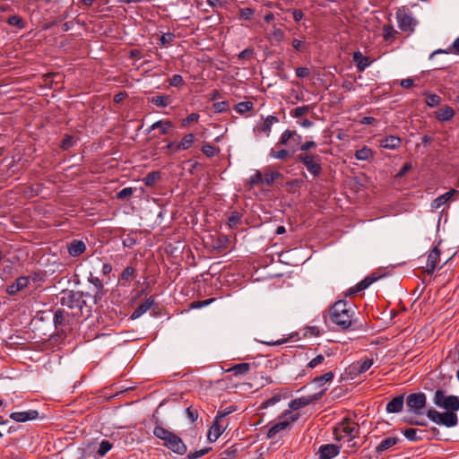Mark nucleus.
<instances>
[{"label":"nucleus","mask_w":459,"mask_h":459,"mask_svg":"<svg viewBox=\"0 0 459 459\" xmlns=\"http://www.w3.org/2000/svg\"><path fill=\"white\" fill-rule=\"evenodd\" d=\"M353 61L359 71L362 72L371 64L368 57L364 56L360 51H356L352 56Z\"/></svg>","instance_id":"obj_22"},{"label":"nucleus","mask_w":459,"mask_h":459,"mask_svg":"<svg viewBox=\"0 0 459 459\" xmlns=\"http://www.w3.org/2000/svg\"><path fill=\"white\" fill-rule=\"evenodd\" d=\"M434 404L446 410L444 412L434 409L426 411V416L435 424L442 425L446 428H454L458 424L459 397L456 395H447L445 391L438 389L433 396Z\"/></svg>","instance_id":"obj_1"},{"label":"nucleus","mask_w":459,"mask_h":459,"mask_svg":"<svg viewBox=\"0 0 459 459\" xmlns=\"http://www.w3.org/2000/svg\"><path fill=\"white\" fill-rule=\"evenodd\" d=\"M30 282L28 277L21 276L15 280V281L8 287L7 292L10 295H15L20 290L25 289Z\"/></svg>","instance_id":"obj_19"},{"label":"nucleus","mask_w":459,"mask_h":459,"mask_svg":"<svg viewBox=\"0 0 459 459\" xmlns=\"http://www.w3.org/2000/svg\"><path fill=\"white\" fill-rule=\"evenodd\" d=\"M251 365L249 363H239L236 364L228 371L232 372L235 376L245 375L250 370Z\"/></svg>","instance_id":"obj_31"},{"label":"nucleus","mask_w":459,"mask_h":459,"mask_svg":"<svg viewBox=\"0 0 459 459\" xmlns=\"http://www.w3.org/2000/svg\"><path fill=\"white\" fill-rule=\"evenodd\" d=\"M452 49H450L449 51H444L442 49H437L436 51H434L431 55H430V58H432V56L436 54H439V53H450V52H454L455 54H458L459 55V37L457 39H455V40L453 42L452 44V47H451Z\"/></svg>","instance_id":"obj_46"},{"label":"nucleus","mask_w":459,"mask_h":459,"mask_svg":"<svg viewBox=\"0 0 459 459\" xmlns=\"http://www.w3.org/2000/svg\"><path fill=\"white\" fill-rule=\"evenodd\" d=\"M39 417V411L36 410H29L26 411H15L10 414V419L16 422H26L36 420Z\"/></svg>","instance_id":"obj_13"},{"label":"nucleus","mask_w":459,"mask_h":459,"mask_svg":"<svg viewBox=\"0 0 459 459\" xmlns=\"http://www.w3.org/2000/svg\"><path fill=\"white\" fill-rule=\"evenodd\" d=\"M226 427H223L220 421L216 420H213V423L211 429L208 431L207 437L210 442H215L220 436L222 434Z\"/></svg>","instance_id":"obj_21"},{"label":"nucleus","mask_w":459,"mask_h":459,"mask_svg":"<svg viewBox=\"0 0 459 459\" xmlns=\"http://www.w3.org/2000/svg\"><path fill=\"white\" fill-rule=\"evenodd\" d=\"M202 152L207 156V157H214L217 153V151L214 146L212 144H204L202 147Z\"/></svg>","instance_id":"obj_54"},{"label":"nucleus","mask_w":459,"mask_h":459,"mask_svg":"<svg viewBox=\"0 0 459 459\" xmlns=\"http://www.w3.org/2000/svg\"><path fill=\"white\" fill-rule=\"evenodd\" d=\"M281 399V394H274L273 397H271V398L267 399L266 401H264L261 407L262 408H267V407L273 406L275 403H277L278 402H280Z\"/></svg>","instance_id":"obj_53"},{"label":"nucleus","mask_w":459,"mask_h":459,"mask_svg":"<svg viewBox=\"0 0 459 459\" xmlns=\"http://www.w3.org/2000/svg\"><path fill=\"white\" fill-rule=\"evenodd\" d=\"M234 108L238 114L244 115L254 108V103L252 101H241Z\"/></svg>","instance_id":"obj_36"},{"label":"nucleus","mask_w":459,"mask_h":459,"mask_svg":"<svg viewBox=\"0 0 459 459\" xmlns=\"http://www.w3.org/2000/svg\"><path fill=\"white\" fill-rule=\"evenodd\" d=\"M173 127V124L171 121L169 120H159L155 123H153L149 130H148V133H150L151 131L154 130V129H160V134H168L169 132V129Z\"/></svg>","instance_id":"obj_23"},{"label":"nucleus","mask_w":459,"mask_h":459,"mask_svg":"<svg viewBox=\"0 0 459 459\" xmlns=\"http://www.w3.org/2000/svg\"><path fill=\"white\" fill-rule=\"evenodd\" d=\"M279 122V119L275 116H268L264 121V124L261 126H257V130L264 133L267 136L270 135L272 126L273 124H276Z\"/></svg>","instance_id":"obj_30"},{"label":"nucleus","mask_w":459,"mask_h":459,"mask_svg":"<svg viewBox=\"0 0 459 459\" xmlns=\"http://www.w3.org/2000/svg\"><path fill=\"white\" fill-rule=\"evenodd\" d=\"M133 192L134 190L132 187H125L117 194V197L118 199H125L130 196L133 194Z\"/></svg>","instance_id":"obj_60"},{"label":"nucleus","mask_w":459,"mask_h":459,"mask_svg":"<svg viewBox=\"0 0 459 459\" xmlns=\"http://www.w3.org/2000/svg\"><path fill=\"white\" fill-rule=\"evenodd\" d=\"M195 142V135L193 134H186L182 140L178 143V149L187 150L189 149Z\"/></svg>","instance_id":"obj_33"},{"label":"nucleus","mask_w":459,"mask_h":459,"mask_svg":"<svg viewBox=\"0 0 459 459\" xmlns=\"http://www.w3.org/2000/svg\"><path fill=\"white\" fill-rule=\"evenodd\" d=\"M281 177V173L278 171L264 173L262 176V184L266 186L272 185L277 178Z\"/></svg>","instance_id":"obj_39"},{"label":"nucleus","mask_w":459,"mask_h":459,"mask_svg":"<svg viewBox=\"0 0 459 459\" xmlns=\"http://www.w3.org/2000/svg\"><path fill=\"white\" fill-rule=\"evenodd\" d=\"M309 110V106L298 107L291 111L290 115L293 117L299 118L307 114Z\"/></svg>","instance_id":"obj_47"},{"label":"nucleus","mask_w":459,"mask_h":459,"mask_svg":"<svg viewBox=\"0 0 459 459\" xmlns=\"http://www.w3.org/2000/svg\"><path fill=\"white\" fill-rule=\"evenodd\" d=\"M298 161L302 163L307 170L314 177H318L322 172L321 157L317 154L300 152L297 156Z\"/></svg>","instance_id":"obj_6"},{"label":"nucleus","mask_w":459,"mask_h":459,"mask_svg":"<svg viewBox=\"0 0 459 459\" xmlns=\"http://www.w3.org/2000/svg\"><path fill=\"white\" fill-rule=\"evenodd\" d=\"M440 102L441 97L437 94H429L426 99V104L430 108L438 106Z\"/></svg>","instance_id":"obj_44"},{"label":"nucleus","mask_w":459,"mask_h":459,"mask_svg":"<svg viewBox=\"0 0 459 459\" xmlns=\"http://www.w3.org/2000/svg\"><path fill=\"white\" fill-rule=\"evenodd\" d=\"M456 193H457L456 190L452 189V190L445 193L444 195L437 196L436 199H434V201L432 203V205H431L432 208H434V209L440 208L443 204H445L447 201H449Z\"/></svg>","instance_id":"obj_25"},{"label":"nucleus","mask_w":459,"mask_h":459,"mask_svg":"<svg viewBox=\"0 0 459 459\" xmlns=\"http://www.w3.org/2000/svg\"><path fill=\"white\" fill-rule=\"evenodd\" d=\"M325 389H323L319 394H314L311 396H303L297 399H294L290 402L289 407L292 411H297L300 408H303L307 405H309L314 401L318 400L325 394Z\"/></svg>","instance_id":"obj_10"},{"label":"nucleus","mask_w":459,"mask_h":459,"mask_svg":"<svg viewBox=\"0 0 459 459\" xmlns=\"http://www.w3.org/2000/svg\"><path fill=\"white\" fill-rule=\"evenodd\" d=\"M84 296H90V294L67 290L61 293L60 303L70 309L82 312L83 307L86 306V301L83 299Z\"/></svg>","instance_id":"obj_5"},{"label":"nucleus","mask_w":459,"mask_h":459,"mask_svg":"<svg viewBox=\"0 0 459 459\" xmlns=\"http://www.w3.org/2000/svg\"><path fill=\"white\" fill-rule=\"evenodd\" d=\"M290 139L299 142L301 135L298 134L295 131L287 129L281 134L277 145H286Z\"/></svg>","instance_id":"obj_26"},{"label":"nucleus","mask_w":459,"mask_h":459,"mask_svg":"<svg viewBox=\"0 0 459 459\" xmlns=\"http://www.w3.org/2000/svg\"><path fill=\"white\" fill-rule=\"evenodd\" d=\"M373 157V152L370 148L364 146L363 148L356 151L355 158L358 160H368Z\"/></svg>","instance_id":"obj_32"},{"label":"nucleus","mask_w":459,"mask_h":459,"mask_svg":"<svg viewBox=\"0 0 459 459\" xmlns=\"http://www.w3.org/2000/svg\"><path fill=\"white\" fill-rule=\"evenodd\" d=\"M376 280H377V278L373 277V276L366 277L365 279L360 281L359 283H357V285L354 288H352L349 290L350 294L353 295L359 291L368 289Z\"/></svg>","instance_id":"obj_28"},{"label":"nucleus","mask_w":459,"mask_h":459,"mask_svg":"<svg viewBox=\"0 0 459 459\" xmlns=\"http://www.w3.org/2000/svg\"><path fill=\"white\" fill-rule=\"evenodd\" d=\"M86 250V244L82 239H73L67 246L68 254L73 257H77Z\"/></svg>","instance_id":"obj_16"},{"label":"nucleus","mask_w":459,"mask_h":459,"mask_svg":"<svg viewBox=\"0 0 459 459\" xmlns=\"http://www.w3.org/2000/svg\"><path fill=\"white\" fill-rule=\"evenodd\" d=\"M325 361V357L322 354H318L314 359H312L308 364L307 367L310 368H314L317 367L318 365L322 364Z\"/></svg>","instance_id":"obj_57"},{"label":"nucleus","mask_w":459,"mask_h":459,"mask_svg":"<svg viewBox=\"0 0 459 459\" xmlns=\"http://www.w3.org/2000/svg\"><path fill=\"white\" fill-rule=\"evenodd\" d=\"M154 304V299L152 297L146 298L143 303H141L132 313L130 318L135 320L146 313L152 306Z\"/></svg>","instance_id":"obj_17"},{"label":"nucleus","mask_w":459,"mask_h":459,"mask_svg":"<svg viewBox=\"0 0 459 459\" xmlns=\"http://www.w3.org/2000/svg\"><path fill=\"white\" fill-rule=\"evenodd\" d=\"M333 378V373L329 371V372H326L325 374L320 376V377H316L314 378L313 382L317 385L319 387L323 386L325 384H326L327 382H330L332 381Z\"/></svg>","instance_id":"obj_38"},{"label":"nucleus","mask_w":459,"mask_h":459,"mask_svg":"<svg viewBox=\"0 0 459 459\" xmlns=\"http://www.w3.org/2000/svg\"><path fill=\"white\" fill-rule=\"evenodd\" d=\"M317 146L316 143L314 141H307L300 146L301 152H307L310 149H315Z\"/></svg>","instance_id":"obj_61"},{"label":"nucleus","mask_w":459,"mask_h":459,"mask_svg":"<svg viewBox=\"0 0 459 459\" xmlns=\"http://www.w3.org/2000/svg\"><path fill=\"white\" fill-rule=\"evenodd\" d=\"M160 179V171H152L146 175V177L143 179L144 184L147 186H152L156 182Z\"/></svg>","instance_id":"obj_35"},{"label":"nucleus","mask_w":459,"mask_h":459,"mask_svg":"<svg viewBox=\"0 0 459 459\" xmlns=\"http://www.w3.org/2000/svg\"><path fill=\"white\" fill-rule=\"evenodd\" d=\"M402 144V140L398 136L389 135L379 141V147L387 150H396Z\"/></svg>","instance_id":"obj_18"},{"label":"nucleus","mask_w":459,"mask_h":459,"mask_svg":"<svg viewBox=\"0 0 459 459\" xmlns=\"http://www.w3.org/2000/svg\"><path fill=\"white\" fill-rule=\"evenodd\" d=\"M241 222V214L238 212H232L228 219L230 228H236Z\"/></svg>","instance_id":"obj_40"},{"label":"nucleus","mask_w":459,"mask_h":459,"mask_svg":"<svg viewBox=\"0 0 459 459\" xmlns=\"http://www.w3.org/2000/svg\"><path fill=\"white\" fill-rule=\"evenodd\" d=\"M113 444L110 441L107 439H102L101 442L100 443L96 454L99 457H103L104 455H106L108 452L111 450Z\"/></svg>","instance_id":"obj_34"},{"label":"nucleus","mask_w":459,"mask_h":459,"mask_svg":"<svg viewBox=\"0 0 459 459\" xmlns=\"http://www.w3.org/2000/svg\"><path fill=\"white\" fill-rule=\"evenodd\" d=\"M212 109L215 113L227 112L230 110V103H229V101H226V100L215 102L212 105Z\"/></svg>","instance_id":"obj_41"},{"label":"nucleus","mask_w":459,"mask_h":459,"mask_svg":"<svg viewBox=\"0 0 459 459\" xmlns=\"http://www.w3.org/2000/svg\"><path fill=\"white\" fill-rule=\"evenodd\" d=\"M255 10L249 7L242 8L239 10V18L245 21H249L253 18Z\"/></svg>","instance_id":"obj_45"},{"label":"nucleus","mask_w":459,"mask_h":459,"mask_svg":"<svg viewBox=\"0 0 459 459\" xmlns=\"http://www.w3.org/2000/svg\"><path fill=\"white\" fill-rule=\"evenodd\" d=\"M269 155L273 159L285 160L290 156V152L285 149H281L280 151H274L273 149H271Z\"/></svg>","instance_id":"obj_42"},{"label":"nucleus","mask_w":459,"mask_h":459,"mask_svg":"<svg viewBox=\"0 0 459 459\" xmlns=\"http://www.w3.org/2000/svg\"><path fill=\"white\" fill-rule=\"evenodd\" d=\"M296 75L299 78H307L310 75V71L307 67H299L296 69Z\"/></svg>","instance_id":"obj_62"},{"label":"nucleus","mask_w":459,"mask_h":459,"mask_svg":"<svg viewBox=\"0 0 459 459\" xmlns=\"http://www.w3.org/2000/svg\"><path fill=\"white\" fill-rule=\"evenodd\" d=\"M253 53H254L253 48H246L238 54V59L250 58V56L253 55Z\"/></svg>","instance_id":"obj_63"},{"label":"nucleus","mask_w":459,"mask_h":459,"mask_svg":"<svg viewBox=\"0 0 459 459\" xmlns=\"http://www.w3.org/2000/svg\"><path fill=\"white\" fill-rule=\"evenodd\" d=\"M210 450H211L210 447H205V448L195 451V452H190L187 455V458L188 459H198V458L205 455L206 454H208Z\"/></svg>","instance_id":"obj_50"},{"label":"nucleus","mask_w":459,"mask_h":459,"mask_svg":"<svg viewBox=\"0 0 459 459\" xmlns=\"http://www.w3.org/2000/svg\"><path fill=\"white\" fill-rule=\"evenodd\" d=\"M411 165L410 163L403 164V166L401 168V169L397 173L396 177L397 178L403 177L411 169Z\"/></svg>","instance_id":"obj_64"},{"label":"nucleus","mask_w":459,"mask_h":459,"mask_svg":"<svg viewBox=\"0 0 459 459\" xmlns=\"http://www.w3.org/2000/svg\"><path fill=\"white\" fill-rule=\"evenodd\" d=\"M153 435L157 438L163 440V446L171 450L173 453L180 455L186 454V446L183 440L175 433L166 429L160 425H157L153 429Z\"/></svg>","instance_id":"obj_3"},{"label":"nucleus","mask_w":459,"mask_h":459,"mask_svg":"<svg viewBox=\"0 0 459 459\" xmlns=\"http://www.w3.org/2000/svg\"><path fill=\"white\" fill-rule=\"evenodd\" d=\"M184 84L183 77L180 74H174L169 79V85L173 87H179Z\"/></svg>","instance_id":"obj_56"},{"label":"nucleus","mask_w":459,"mask_h":459,"mask_svg":"<svg viewBox=\"0 0 459 459\" xmlns=\"http://www.w3.org/2000/svg\"><path fill=\"white\" fill-rule=\"evenodd\" d=\"M426 404L427 396L424 393H413L406 398L408 411L417 415L426 414V411H424Z\"/></svg>","instance_id":"obj_7"},{"label":"nucleus","mask_w":459,"mask_h":459,"mask_svg":"<svg viewBox=\"0 0 459 459\" xmlns=\"http://www.w3.org/2000/svg\"><path fill=\"white\" fill-rule=\"evenodd\" d=\"M373 363V359H365L363 360L356 361L350 366L349 373L355 375H360L362 373H365L371 368Z\"/></svg>","instance_id":"obj_12"},{"label":"nucleus","mask_w":459,"mask_h":459,"mask_svg":"<svg viewBox=\"0 0 459 459\" xmlns=\"http://www.w3.org/2000/svg\"><path fill=\"white\" fill-rule=\"evenodd\" d=\"M355 308L353 305L345 301H336L329 309V320L340 329L345 330L354 322Z\"/></svg>","instance_id":"obj_2"},{"label":"nucleus","mask_w":459,"mask_h":459,"mask_svg":"<svg viewBox=\"0 0 459 459\" xmlns=\"http://www.w3.org/2000/svg\"><path fill=\"white\" fill-rule=\"evenodd\" d=\"M262 173L259 170H256L255 173L250 177L249 185L253 187L262 183Z\"/></svg>","instance_id":"obj_55"},{"label":"nucleus","mask_w":459,"mask_h":459,"mask_svg":"<svg viewBox=\"0 0 459 459\" xmlns=\"http://www.w3.org/2000/svg\"><path fill=\"white\" fill-rule=\"evenodd\" d=\"M88 281L93 285V299L96 304L103 296L104 285L102 281L99 277L92 275V273L90 274Z\"/></svg>","instance_id":"obj_15"},{"label":"nucleus","mask_w":459,"mask_h":459,"mask_svg":"<svg viewBox=\"0 0 459 459\" xmlns=\"http://www.w3.org/2000/svg\"><path fill=\"white\" fill-rule=\"evenodd\" d=\"M8 24L16 26L19 29H22L24 27V22L22 17L18 15H13L8 18L7 20Z\"/></svg>","instance_id":"obj_49"},{"label":"nucleus","mask_w":459,"mask_h":459,"mask_svg":"<svg viewBox=\"0 0 459 459\" xmlns=\"http://www.w3.org/2000/svg\"><path fill=\"white\" fill-rule=\"evenodd\" d=\"M455 116V111L451 107H445L436 111V117L441 122L451 120Z\"/></svg>","instance_id":"obj_27"},{"label":"nucleus","mask_w":459,"mask_h":459,"mask_svg":"<svg viewBox=\"0 0 459 459\" xmlns=\"http://www.w3.org/2000/svg\"><path fill=\"white\" fill-rule=\"evenodd\" d=\"M236 411V406L230 405L225 408H220L217 411V415L214 420L217 421L221 422L222 419L226 416L230 415V413L234 412Z\"/></svg>","instance_id":"obj_37"},{"label":"nucleus","mask_w":459,"mask_h":459,"mask_svg":"<svg viewBox=\"0 0 459 459\" xmlns=\"http://www.w3.org/2000/svg\"><path fill=\"white\" fill-rule=\"evenodd\" d=\"M75 141L74 137L70 135H65V137L61 142V147L65 150L69 149L74 144Z\"/></svg>","instance_id":"obj_59"},{"label":"nucleus","mask_w":459,"mask_h":459,"mask_svg":"<svg viewBox=\"0 0 459 459\" xmlns=\"http://www.w3.org/2000/svg\"><path fill=\"white\" fill-rule=\"evenodd\" d=\"M149 102L156 105L157 107L166 108L172 102L170 96L169 95H156L149 98Z\"/></svg>","instance_id":"obj_29"},{"label":"nucleus","mask_w":459,"mask_h":459,"mask_svg":"<svg viewBox=\"0 0 459 459\" xmlns=\"http://www.w3.org/2000/svg\"><path fill=\"white\" fill-rule=\"evenodd\" d=\"M400 442V438L397 437H389L385 438L380 442V444L376 447V452L380 454L392 446H395Z\"/></svg>","instance_id":"obj_24"},{"label":"nucleus","mask_w":459,"mask_h":459,"mask_svg":"<svg viewBox=\"0 0 459 459\" xmlns=\"http://www.w3.org/2000/svg\"><path fill=\"white\" fill-rule=\"evenodd\" d=\"M298 420V416H290L289 419L281 420L275 424H273L267 431L266 437L268 438H275L281 437L286 432V429L290 425V423L294 422Z\"/></svg>","instance_id":"obj_9"},{"label":"nucleus","mask_w":459,"mask_h":459,"mask_svg":"<svg viewBox=\"0 0 459 459\" xmlns=\"http://www.w3.org/2000/svg\"><path fill=\"white\" fill-rule=\"evenodd\" d=\"M396 19L398 27L401 30L411 32L414 30L416 21L412 18L411 14L404 9H399L396 13Z\"/></svg>","instance_id":"obj_8"},{"label":"nucleus","mask_w":459,"mask_h":459,"mask_svg":"<svg viewBox=\"0 0 459 459\" xmlns=\"http://www.w3.org/2000/svg\"><path fill=\"white\" fill-rule=\"evenodd\" d=\"M54 325L56 327L64 325L65 323V311L61 308H58L55 311L54 314Z\"/></svg>","instance_id":"obj_43"},{"label":"nucleus","mask_w":459,"mask_h":459,"mask_svg":"<svg viewBox=\"0 0 459 459\" xmlns=\"http://www.w3.org/2000/svg\"><path fill=\"white\" fill-rule=\"evenodd\" d=\"M359 427L357 423L344 420L340 422L333 429V435L336 440L352 442L358 436Z\"/></svg>","instance_id":"obj_4"},{"label":"nucleus","mask_w":459,"mask_h":459,"mask_svg":"<svg viewBox=\"0 0 459 459\" xmlns=\"http://www.w3.org/2000/svg\"><path fill=\"white\" fill-rule=\"evenodd\" d=\"M403 404H404L403 395H398V396L393 398L386 404V411L389 413H398L403 411Z\"/></svg>","instance_id":"obj_20"},{"label":"nucleus","mask_w":459,"mask_h":459,"mask_svg":"<svg viewBox=\"0 0 459 459\" xmlns=\"http://www.w3.org/2000/svg\"><path fill=\"white\" fill-rule=\"evenodd\" d=\"M175 39V35L173 33L168 32L161 35L160 41V44L165 46L171 43Z\"/></svg>","instance_id":"obj_58"},{"label":"nucleus","mask_w":459,"mask_h":459,"mask_svg":"<svg viewBox=\"0 0 459 459\" xmlns=\"http://www.w3.org/2000/svg\"><path fill=\"white\" fill-rule=\"evenodd\" d=\"M440 261V252L437 247H435L429 254L426 264V272L430 274L436 270Z\"/></svg>","instance_id":"obj_14"},{"label":"nucleus","mask_w":459,"mask_h":459,"mask_svg":"<svg viewBox=\"0 0 459 459\" xmlns=\"http://www.w3.org/2000/svg\"><path fill=\"white\" fill-rule=\"evenodd\" d=\"M134 276V269L131 266L125 268L121 273L123 281H130Z\"/></svg>","instance_id":"obj_51"},{"label":"nucleus","mask_w":459,"mask_h":459,"mask_svg":"<svg viewBox=\"0 0 459 459\" xmlns=\"http://www.w3.org/2000/svg\"><path fill=\"white\" fill-rule=\"evenodd\" d=\"M340 453V446L334 444L322 445L318 448L319 459H333Z\"/></svg>","instance_id":"obj_11"},{"label":"nucleus","mask_w":459,"mask_h":459,"mask_svg":"<svg viewBox=\"0 0 459 459\" xmlns=\"http://www.w3.org/2000/svg\"><path fill=\"white\" fill-rule=\"evenodd\" d=\"M272 36L274 40H276L277 42H281L284 39L285 33L282 30L273 26L272 30Z\"/></svg>","instance_id":"obj_52"},{"label":"nucleus","mask_w":459,"mask_h":459,"mask_svg":"<svg viewBox=\"0 0 459 459\" xmlns=\"http://www.w3.org/2000/svg\"><path fill=\"white\" fill-rule=\"evenodd\" d=\"M417 433H418V429H406L403 431L404 437L411 441H418V440L421 439L420 437L417 436Z\"/></svg>","instance_id":"obj_48"}]
</instances>
